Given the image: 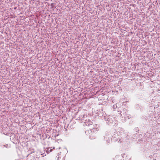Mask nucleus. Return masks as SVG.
Listing matches in <instances>:
<instances>
[{
  "instance_id": "nucleus-8",
  "label": "nucleus",
  "mask_w": 160,
  "mask_h": 160,
  "mask_svg": "<svg viewBox=\"0 0 160 160\" xmlns=\"http://www.w3.org/2000/svg\"><path fill=\"white\" fill-rule=\"evenodd\" d=\"M122 157L123 158H127V157H128V156H127V155L125 154H122Z\"/></svg>"
},
{
  "instance_id": "nucleus-7",
  "label": "nucleus",
  "mask_w": 160,
  "mask_h": 160,
  "mask_svg": "<svg viewBox=\"0 0 160 160\" xmlns=\"http://www.w3.org/2000/svg\"><path fill=\"white\" fill-rule=\"evenodd\" d=\"M58 160H65V159L64 158H62V159H61V158L59 156H58Z\"/></svg>"
},
{
  "instance_id": "nucleus-12",
  "label": "nucleus",
  "mask_w": 160,
  "mask_h": 160,
  "mask_svg": "<svg viewBox=\"0 0 160 160\" xmlns=\"http://www.w3.org/2000/svg\"><path fill=\"white\" fill-rule=\"evenodd\" d=\"M106 138V137H104V139L105 140V138Z\"/></svg>"
},
{
  "instance_id": "nucleus-2",
  "label": "nucleus",
  "mask_w": 160,
  "mask_h": 160,
  "mask_svg": "<svg viewBox=\"0 0 160 160\" xmlns=\"http://www.w3.org/2000/svg\"><path fill=\"white\" fill-rule=\"evenodd\" d=\"M85 124L86 125L88 126H89L90 125H91V127H92L93 128H94V127H93V126H94V125H92V122L90 121H89V122H85Z\"/></svg>"
},
{
  "instance_id": "nucleus-1",
  "label": "nucleus",
  "mask_w": 160,
  "mask_h": 160,
  "mask_svg": "<svg viewBox=\"0 0 160 160\" xmlns=\"http://www.w3.org/2000/svg\"><path fill=\"white\" fill-rule=\"evenodd\" d=\"M103 117L104 120L107 121V123L108 124L113 123L116 122L115 118L112 116L106 115Z\"/></svg>"
},
{
  "instance_id": "nucleus-6",
  "label": "nucleus",
  "mask_w": 160,
  "mask_h": 160,
  "mask_svg": "<svg viewBox=\"0 0 160 160\" xmlns=\"http://www.w3.org/2000/svg\"><path fill=\"white\" fill-rule=\"evenodd\" d=\"M130 159L129 157L128 156L127 158H125V159H123V160H130Z\"/></svg>"
},
{
  "instance_id": "nucleus-5",
  "label": "nucleus",
  "mask_w": 160,
  "mask_h": 160,
  "mask_svg": "<svg viewBox=\"0 0 160 160\" xmlns=\"http://www.w3.org/2000/svg\"><path fill=\"white\" fill-rule=\"evenodd\" d=\"M46 152H48V153H49L52 151V149L51 148H47L46 149Z\"/></svg>"
},
{
  "instance_id": "nucleus-3",
  "label": "nucleus",
  "mask_w": 160,
  "mask_h": 160,
  "mask_svg": "<svg viewBox=\"0 0 160 160\" xmlns=\"http://www.w3.org/2000/svg\"><path fill=\"white\" fill-rule=\"evenodd\" d=\"M106 141L108 143H110L112 141V139L111 138L109 137L108 139L106 140Z\"/></svg>"
},
{
  "instance_id": "nucleus-9",
  "label": "nucleus",
  "mask_w": 160,
  "mask_h": 160,
  "mask_svg": "<svg viewBox=\"0 0 160 160\" xmlns=\"http://www.w3.org/2000/svg\"><path fill=\"white\" fill-rule=\"evenodd\" d=\"M110 132L109 131H107L106 133V135L107 136L109 135Z\"/></svg>"
},
{
  "instance_id": "nucleus-4",
  "label": "nucleus",
  "mask_w": 160,
  "mask_h": 160,
  "mask_svg": "<svg viewBox=\"0 0 160 160\" xmlns=\"http://www.w3.org/2000/svg\"><path fill=\"white\" fill-rule=\"evenodd\" d=\"M127 111V110L125 109H124L122 111H121V116H122V115H124V112L125 111Z\"/></svg>"
},
{
  "instance_id": "nucleus-11",
  "label": "nucleus",
  "mask_w": 160,
  "mask_h": 160,
  "mask_svg": "<svg viewBox=\"0 0 160 160\" xmlns=\"http://www.w3.org/2000/svg\"><path fill=\"white\" fill-rule=\"evenodd\" d=\"M127 117L128 118V119H129V116H128V117Z\"/></svg>"
},
{
  "instance_id": "nucleus-13",
  "label": "nucleus",
  "mask_w": 160,
  "mask_h": 160,
  "mask_svg": "<svg viewBox=\"0 0 160 160\" xmlns=\"http://www.w3.org/2000/svg\"><path fill=\"white\" fill-rule=\"evenodd\" d=\"M59 153H58V154H59ZM59 155H58V156H59Z\"/></svg>"
},
{
  "instance_id": "nucleus-10",
  "label": "nucleus",
  "mask_w": 160,
  "mask_h": 160,
  "mask_svg": "<svg viewBox=\"0 0 160 160\" xmlns=\"http://www.w3.org/2000/svg\"><path fill=\"white\" fill-rule=\"evenodd\" d=\"M7 145H4V147H6V146H7Z\"/></svg>"
}]
</instances>
